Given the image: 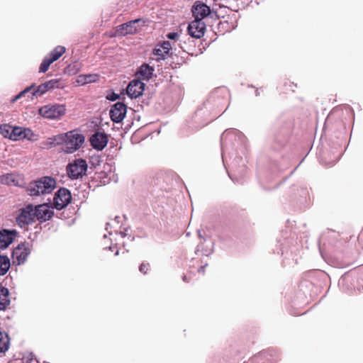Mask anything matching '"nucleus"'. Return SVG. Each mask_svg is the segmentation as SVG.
I'll return each instance as SVG.
<instances>
[{"label":"nucleus","instance_id":"nucleus-1","mask_svg":"<svg viewBox=\"0 0 363 363\" xmlns=\"http://www.w3.org/2000/svg\"><path fill=\"white\" fill-rule=\"evenodd\" d=\"M55 187V181L50 177H44L31 182L28 186L30 196H40L50 194Z\"/></svg>","mask_w":363,"mask_h":363},{"label":"nucleus","instance_id":"nucleus-2","mask_svg":"<svg viewBox=\"0 0 363 363\" xmlns=\"http://www.w3.org/2000/svg\"><path fill=\"white\" fill-rule=\"evenodd\" d=\"M65 137L63 150L67 153L74 152L84 142V135L74 131L67 132Z\"/></svg>","mask_w":363,"mask_h":363},{"label":"nucleus","instance_id":"nucleus-3","mask_svg":"<svg viewBox=\"0 0 363 363\" xmlns=\"http://www.w3.org/2000/svg\"><path fill=\"white\" fill-rule=\"evenodd\" d=\"M65 113L66 107L63 104H50L39 108V114L48 119H60Z\"/></svg>","mask_w":363,"mask_h":363},{"label":"nucleus","instance_id":"nucleus-4","mask_svg":"<svg viewBox=\"0 0 363 363\" xmlns=\"http://www.w3.org/2000/svg\"><path fill=\"white\" fill-rule=\"evenodd\" d=\"M35 219L34 206L29 204L20 210L16 217V223L20 228H26L28 225L33 223Z\"/></svg>","mask_w":363,"mask_h":363},{"label":"nucleus","instance_id":"nucleus-5","mask_svg":"<svg viewBox=\"0 0 363 363\" xmlns=\"http://www.w3.org/2000/svg\"><path fill=\"white\" fill-rule=\"evenodd\" d=\"M87 170V164L84 160L77 159L69 164L67 172L71 179H78L83 177Z\"/></svg>","mask_w":363,"mask_h":363},{"label":"nucleus","instance_id":"nucleus-6","mask_svg":"<svg viewBox=\"0 0 363 363\" xmlns=\"http://www.w3.org/2000/svg\"><path fill=\"white\" fill-rule=\"evenodd\" d=\"M65 52V48L63 46H57L50 54L45 57L39 67V72H45L50 65L57 60Z\"/></svg>","mask_w":363,"mask_h":363},{"label":"nucleus","instance_id":"nucleus-7","mask_svg":"<svg viewBox=\"0 0 363 363\" xmlns=\"http://www.w3.org/2000/svg\"><path fill=\"white\" fill-rule=\"evenodd\" d=\"M71 199V194L67 189H60L55 195L53 204L55 208L61 210L69 203Z\"/></svg>","mask_w":363,"mask_h":363},{"label":"nucleus","instance_id":"nucleus-8","mask_svg":"<svg viewBox=\"0 0 363 363\" xmlns=\"http://www.w3.org/2000/svg\"><path fill=\"white\" fill-rule=\"evenodd\" d=\"M64 84L60 79H54L40 84L33 93V96L42 95L53 89H62Z\"/></svg>","mask_w":363,"mask_h":363},{"label":"nucleus","instance_id":"nucleus-9","mask_svg":"<svg viewBox=\"0 0 363 363\" xmlns=\"http://www.w3.org/2000/svg\"><path fill=\"white\" fill-rule=\"evenodd\" d=\"M126 111V106L123 103L117 102L110 110V117L113 122L120 123L125 118Z\"/></svg>","mask_w":363,"mask_h":363},{"label":"nucleus","instance_id":"nucleus-10","mask_svg":"<svg viewBox=\"0 0 363 363\" xmlns=\"http://www.w3.org/2000/svg\"><path fill=\"white\" fill-rule=\"evenodd\" d=\"M205 30V23L199 19H194L188 26L189 34L195 38H201L204 35Z\"/></svg>","mask_w":363,"mask_h":363},{"label":"nucleus","instance_id":"nucleus-11","mask_svg":"<svg viewBox=\"0 0 363 363\" xmlns=\"http://www.w3.org/2000/svg\"><path fill=\"white\" fill-rule=\"evenodd\" d=\"M35 218L40 222L48 220L53 216V211L47 204H40L34 206Z\"/></svg>","mask_w":363,"mask_h":363},{"label":"nucleus","instance_id":"nucleus-12","mask_svg":"<svg viewBox=\"0 0 363 363\" xmlns=\"http://www.w3.org/2000/svg\"><path fill=\"white\" fill-rule=\"evenodd\" d=\"M144 89V83L140 80H133L127 86L126 92L131 99H136L143 94Z\"/></svg>","mask_w":363,"mask_h":363},{"label":"nucleus","instance_id":"nucleus-13","mask_svg":"<svg viewBox=\"0 0 363 363\" xmlns=\"http://www.w3.org/2000/svg\"><path fill=\"white\" fill-rule=\"evenodd\" d=\"M18 235L16 230H1L0 231V249L7 248L15 240Z\"/></svg>","mask_w":363,"mask_h":363},{"label":"nucleus","instance_id":"nucleus-14","mask_svg":"<svg viewBox=\"0 0 363 363\" xmlns=\"http://www.w3.org/2000/svg\"><path fill=\"white\" fill-rule=\"evenodd\" d=\"M90 143L94 149L102 150L108 143V136L106 133L96 132L90 138Z\"/></svg>","mask_w":363,"mask_h":363},{"label":"nucleus","instance_id":"nucleus-15","mask_svg":"<svg viewBox=\"0 0 363 363\" xmlns=\"http://www.w3.org/2000/svg\"><path fill=\"white\" fill-rule=\"evenodd\" d=\"M33 133L30 129L23 128L21 127H13L12 130V140H20L23 139H28L29 140H33Z\"/></svg>","mask_w":363,"mask_h":363},{"label":"nucleus","instance_id":"nucleus-16","mask_svg":"<svg viewBox=\"0 0 363 363\" xmlns=\"http://www.w3.org/2000/svg\"><path fill=\"white\" fill-rule=\"evenodd\" d=\"M192 13L195 19L202 21L211 13L210 8L201 1H196L192 8Z\"/></svg>","mask_w":363,"mask_h":363},{"label":"nucleus","instance_id":"nucleus-17","mask_svg":"<svg viewBox=\"0 0 363 363\" xmlns=\"http://www.w3.org/2000/svg\"><path fill=\"white\" fill-rule=\"evenodd\" d=\"M140 22V19H135L130 21L127 23H124L118 26L116 29V33L119 35H125L128 34H133L137 32L138 28L136 24Z\"/></svg>","mask_w":363,"mask_h":363},{"label":"nucleus","instance_id":"nucleus-18","mask_svg":"<svg viewBox=\"0 0 363 363\" xmlns=\"http://www.w3.org/2000/svg\"><path fill=\"white\" fill-rule=\"evenodd\" d=\"M13 254L16 257L18 262L20 264L26 259L28 255L30 254V252L27 248L25 247L24 245H18V247L13 250Z\"/></svg>","mask_w":363,"mask_h":363},{"label":"nucleus","instance_id":"nucleus-19","mask_svg":"<svg viewBox=\"0 0 363 363\" xmlns=\"http://www.w3.org/2000/svg\"><path fill=\"white\" fill-rule=\"evenodd\" d=\"M9 292L8 289L1 286L0 287V310H5L10 304V299L9 297Z\"/></svg>","mask_w":363,"mask_h":363},{"label":"nucleus","instance_id":"nucleus-20","mask_svg":"<svg viewBox=\"0 0 363 363\" xmlns=\"http://www.w3.org/2000/svg\"><path fill=\"white\" fill-rule=\"evenodd\" d=\"M153 71L154 69L152 67L147 65H143L140 67L138 74L143 79L149 80L152 75Z\"/></svg>","mask_w":363,"mask_h":363},{"label":"nucleus","instance_id":"nucleus-21","mask_svg":"<svg viewBox=\"0 0 363 363\" xmlns=\"http://www.w3.org/2000/svg\"><path fill=\"white\" fill-rule=\"evenodd\" d=\"M65 134H60L57 135H55L52 138H49L47 140L46 145L49 147H52L58 145L62 144L64 145L65 143Z\"/></svg>","mask_w":363,"mask_h":363},{"label":"nucleus","instance_id":"nucleus-22","mask_svg":"<svg viewBox=\"0 0 363 363\" xmlns=\"http://www.w3.org/2000/svg\"><path fill=\"white\" fill-rule=\"evenodd\" d=\"M10 267V260L6 256H0V275L5 274Z\"/></svg>","mask_w":363,"mask_h":363},{"label":"nucleus","instance_id":"nucleus-23","mask_svg":"<svg viewBox=\"0 0 363 363\" xmlns=\"http://www.w3.org/2000/svg\"><path fill=\"white\" fill-rule=\"evenodd\" d=\"M118 218H116L114 220H112L110 223H107L106 230L110 236L113 235V232L115 235H118V231L117 230H112L113 228H116L118 226L119 222L118 220Z\"/></svg>","mask_w":363,"mask_h":363},{"label":"nucleus","instance_id":"nucleus-24","mask_svg":"<svg viewBox=\"0 0 363 363\" xmlns=\"http://www.w3.org/2000/svg\"><path fill=\"white\" fill-rule=\"evenodd\" d=\"M9 338L6 334L0 332V352H4L9 349Z\"/></svg>","mask_w":363,"mask_h":363},{"label":"nucleus","instance_id":"nucleus-25","mask_svg":"<svg viewBox=\"0 0 363 363\" xmlns=\"http://www.w3.org/2000/svg\"><path fill=\"white\" fill-rule=\"evenodd\" d=\"M197 251L201 252V255L208 256L213 251V243L211 241L207 242L206 243V249L203 248V244L201 243L197 247Z\"/></svg>","mask_w":363,"mask_h":363},{"label":"nucleus","instance_id":"nucleus-26","mask_svg":"<svg viewBox=\"0 0 363 363\" xmlns=\"http://www.w3.org/2000/svg\"><path fill=\"white\" fill-rule=\"evenodd\" d=\"M13 126L4 124L0 125V133L4 137L11 140Z\"/></svg>","mask_w":363,"mask_h":363},{"label":"nucleus","instance_id":"nucleus-27","mask_svg":"<svg viewBox=\"0 0 363 363\" xmlns=\"http://www.w3.org/2000/svg\"><path fill=\"white\" fill-rule=\"evenodd\" d=\"M154 55L158 56L159 59H164L168 55V53L162 48L158 46L154 50Z\"/></svg>","mask_w":363,"mask_h":363},{"label":"nucleus","instance_id":"nucleus-28","mask_svg":"<svg viewBox=\"0 0 363 363\" xmlns=\"http://www.w3.org/2000/svg\"><path fill=\"white\" fill-rule=\"evenodd\" d=\"M86 78V83L96 82L99 80V75L96 74H85Z\"/></svg>","mask_w":363,"mask_h":363},{"label":"nucleus","instance_id":"nucleus-29","mask_svg":"<svg viewBox=\"0 0 363 363\" xmlns=\"http://www.w3.org/2000/svg\"><path fill=\"white\" fill-rule=\"evenodd\" d=\"M33 86H34V84L26 88L23 91H21L18 95H16L13 101H15L18 100V99L21 98L23 96H24V94L26 93H28Z\"/></svg>","mask_w":363,"mask_h":363},{"label":"nucleus","instance_id":"nucleus-30","mask_svg":"<svg viewBox=\"0 0 363 363\" xmlns=\"http://www.w3.org/2000/svg\"><path fill=\"white\" fill-rule=\"evenodd\" d=\"M77 83L79 85H84L86 83V78L85 74H81L77 77Z\"/></svg>","mask_w":363,"mask_h":363},{"label":"nucleus","instance_id":"nucleus-31","mask_svg":"<svg viewBox=\"0 0 363 363\" xmlns=\"http://www.w3.org/2000/svg\"><path fill=\"white\" fill-rule=\"evenodd\" d=\"M162 49H164V51H166L167 53L169 54V50L171 49V44L169 41H164L162 43L161 45H160Z\"/></svg>","mask_w":363,"mask_h":363},{"label":"nucleus","instance_id":"nucleus-32","mask_svg":"<svg viewBox=\"0 0 363 363\" xmlns=\"http://www.w3.org/2000/svg\"><path fill=\"white\" fill-rule=\"evenodd\" d=\"M1 181L2 183L9 184L10 181L13 180L11 179V175H4L1 177Z\"/></svg>","mask_w":363,"mask_h":363},{"label":"nucleus","instance_id":"nucleus-33","mask_svg":"<svg viewBox=\"0 0 363 363\" xmlns=\"http://www.w3.org/2000/svg\"><path fill=\"white\" fill-rule=\"evenodd\" d=\"M167 38L170 40H177L179 38V34L175 32L169 33L167 35Z\"/></svg>","mask_w":363,"mask_h":363},{"label":"nucleus","instance_id":"nucleus-34","mask_svg":"<svg viewBox=\"0 0 363 363\" xmlns=\"http://www.w3.org/2000/svg\"><path fill=\"white\" fill-rule=\"evenodd\" d=\"M148 269V264H141L139 267V270L140 272L145 274Z\"/></svg>","mask_w":363,"mask_h":363},{"label":"nucleus","instance_id":"nucleus-35","mask_svg":"<svg viewBox=\"0 0 363 363\" xmlns=\"http://www.w3.org/2000/svg\"><path fill=\"white\" fill-rule=\"evenodd\" d=\"M120 235L122 237V238H124L125 236V234L123 232H120Z\"/></svg>","mask_w":363,"mask_h":363},{"label":"nucleus","instance_id":"nucleus-36","mask_svg":"<svg viewBox=\"0 0 363 363\" xmlns=\"http://www.w3.org/2000/svg\"><path fill=\"white\" fill-rule=\"evenodd\" d=\"M112 247H112V245H111V246H109V247H108V249H109L110 250H112Z\"/></svg>","mask_w":363,"mask_h":363},{"label":"nucleus","instance_id":"nucleus-37","mask_svg":"<svg viewBox=\"0 0 363 363\" xmlns=\"http://www.w3.org/2000/svg\"><path fill=\"white\" fill-rule=\"evenodd\" d=\"M203 267H201V269L199 270V272H201V270H203Z\"/></svg>","mask_w":363,"mask_h":363},{"label":"nucleus","instance_id":"nucleus-38","mask_svg":"<svg viewBox=\"0 0 363 363\" xmlns=\"http://www.w3.org/2000/svg\"><path fill=\"white\" fill-rule=\"evenodd\" d=\"M115 255H118V250H117V251H116V254H115Z\"/></svg>","mask_w":363,"mask_h":363},{"label":"nucleus","instance_id":"nucleus-39","mask_svg":"<svg viewBox=\"0 0 363 363\" xmlns=\"http://www.w3.org/2000/svg\"><path fill=\"white\" fill-rule=\"evenodd\" d=\"M106 236H107V235H106V234H104V238H106Z\"/></svg>","mask_w":363,"mask_h":363}]
</instances>
